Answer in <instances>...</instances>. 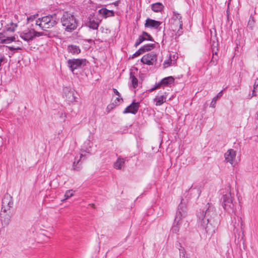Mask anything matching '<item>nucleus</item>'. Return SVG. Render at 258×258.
Wrapping results in <instances>:
<instances>
[{"label": "nucleus", "mask_w": 258, "mask_h": 258, "mask_svg": "<svg viewBox=\"0 0 258 258\" xmlns=\"http://www.w3.org/2000/svg\"><path fill=\"white\" fill-rule=\"evenodd\" d=\"M207 205L206 210H203L197 214L198 223L208 234L212 235L218 225V222L215 219L217 215L215 208L209 203Z\"/></svg>", "instance_id": "1"}, {"label": "nucleus", "mask_w": 258, "mask_h": 258, "mask_svg": "<svg viewBox=\"0 0 258 258\" xmlns=\"http://www.w3.org/2000/svg\"><path fill=\"white\" fill-rule=\"evenodd\" d=\"M186 216V208L185 204L182 202L179 205L176 213L173 226L171 231L174 233H177L181 227L183 226L184 228L188 225L187 221L185 220Z\"/></svg>", "instance_id": "2"}, {"label": "nucleus", "mask_w": 258, "mask_h": 258, "mask_svg": "<svg viewBox=\"0 0 258 258\" xmlns=\"http://www.w3.org/2000/svg\"><path fill=\"white\" fill-rule=\"evenodd\" d=\"M60 22L62 26L65 27V30L71 32L77 27V23L74 15L66 11L60 18Z\"/></svg>", "instance_id": "3"}, {"label": "nucleus", "mask_w": 258, "mask_h": 258, "mask_svg": "<svg viewBox=\"0 0 258 258\" xmlns=\"http://www.w3.org/2000/svg\"><path fill=\"white\" fill-rule=\"evenodd\" d=\"M220 201L222 207L225 211L229 213H235V204L233 202L229 186L227 187L225 193L223 192V196Z\"/></svg>", "instance_id": "4"}, {"label": "nucleus", "mask_w": 258, "mask_h": 258, "mask_svg": "<svg viewBox=\"0 0 258 258\" xmlns=\"http://www.w3.org/2000/svg\"><path fill=\"white\" fill-rule=\"evenodd\" d=\"M220 201L222 207L225 211L229 213H235V204L233 202L229 186L227 187L225 193L223 192V196Z\"/></svg>", "instance_id": "5"}, {"label": "nucleus", "mask_w": 258, "mask_h": 258, "mask_svg": "<svg viewBox=\"0 0 258 258\" xmlns=\"http://www.w3.org/2000/svg\"><path fill=\"white\" fill-rule=\"evenodd\" d=\"M57 19L55 14L48 15L38 18L35 24L38 26L42 30L46 31L47 29L51 28L56 25Z\"/></svg>", "instance_id": "6"}, {"label": "nucleus", "mask_w": 258, "mask_h": 258, "mask_svg": "<svg viewBox=\"0 0 258 258\" xmlns=\"http://www.w3.org/2000/svg\"><path fill=\"white\" fill-rule=\"evenodd\" d=\"M68 66L72 72L75 74V71L82 68L86 64V60L85 59H70L67 61Z\"/></svg>", "instance_id": "7"}, {"label": "nucleus", "mask_w": 258, "mask_h": 258, "mask_svg": "<svg viewBox=\"0 0 258 258\" xmlns=\"http://www.w3.org/2000/svg\"><path fill=\"white\" fill-rule=\"evenodd\" d=\"M101 20L96 16L90 15L85 21V25L90 29L97 30Z\"/></svg>", "instance_id": "8"}, {"label": "nucleus", "mask_w": 258, "mask_h": 258, "mask_svg": "<svg viewBox=\"0 0 258 258\" xmlns=\"http://www.w3.org/2000/svg\"><path fill=\"white\" fill-rule=\"evenodd\" d=\"M13 206L12 197L9 194H6L2 200V210L4 212L9 210Z\"/></svg>", "instance_id": "9"}, {"label": "nucleus", "mask_w": 258, "mask_h": 258, "mask_svg": "<svg viewBox=\"0 0 258 258\" xmlns=\"http://www.w3.org/2000/svg\"><path fill=\"white\" fill-rule=\"evenodd\" d=\"M63 97L66 98L69 102H73L76 101V97L74 90H72L69 87H64L63 88Z\"/></svg>", "instance_id": "10"}, {"label": "nucleus", "mask_w": 258, "mask_h": 258, "mask_svg": "<svg viewBox=\"0 0 258 258\" xmlns=\"http://www.w3.org/2000/svg\"><path fill=\"white\" fill-rule=\"evenodd\" d=\"M146 40H149L152 42H154V40L153 39L152 37L148 34L147 32L143 31L142 33V34L139 36V38L137 39L136 43L134 46L137 47L140 44H141L143 41Z\"/></svg>", "instance_id": "11"}, {"label": "nucleus", "mask_w": 258, "mask_h": 258, "mask_svg": "<svg viewBox=\"0 0 258 258\" xmlns=\"http://www.w3.org/2000/svg\"><path fill=\"white\" fill-rule=\"evenodd\" d=\"M141 61L148 65H152L156 60V55L153 53H148L141 58Z\"/></svg>", "instance_id": "12"}, {"label": "nucleus", "mask_w": 258, "mask_h": 258, "mask_svg": "<svg viewBox=\"0 0 258 258\" xmlns=\"http://www.w3.org/2000/svg\"><path fill=\"white\" fill-rule=\"evenodd\" d=\"M7 31L5 30L0 33V43L9 44L13 41H15L16 38L15 36H8Z\"/></svg>", "instance_id": "13"}, {"label": "nucleus", "mask_w": 258, "mask_h": 258, "mask_svg": "<svg viewBox=\"0 0 258 258\" xmlns=\"http://www.w3.org/2000/svg\"><path fill=\"white\" fill-rule=\"evenodd\" d=\"M139 107L140 104L139 102L133 101L129 106L125 108L123 113L124 114L132 113L135 114L138 112Z\"/></svg>", "instance_id": "14"}, {"label": "nucleus", "mask_w": 258, "mask_h": 258, "mask_svg": "<svg viewBox=\"0 0 258 258\" xmlns=\"http://www.w3.org/2000/svg\"><path fill=\"white\" fill-rule=\"evenodd\" d=\"M236 155V152L233 149H229L224 154L225 161L233 165Z\"/></svg>", "instance_id": "15"}, {"label": "nucleus", "mask_w": 258, "mask_h": 258, "mask_svg": "<svg viewBox=\"0 0 258 258\" xmlns=\"http://www.w3.org/2000/svg\"><path fill=\"white\" fill-rule=\"evenodd\" d=\"M20 37L26 41L32 40L35 37L34 35V29L25 31L20 33Z\"/></svg>", "instance_id": "16"}, {"label": "nucleus", "mask_w": 258, "mask_h": 258, "mask_svg": "<svg viewBox=\"0 0 258 258\" xmlns=\"http://www.w3.org/2000/svg\"><path fill=\"white\" fill-rule=\"evenodd\" d=\"M161 24V22L158 21H156L150 18H147L146 20L145 27L154 29H158Z\"/></svg>", "instance_id": "17"}, {"label": "nucleus", "mask_w": 258, "mask_h": 258, "mask_svg": "<svg viewBox=\"0 0 258 258\" xmlns=\"http://www.w3.org/2000/svg\"><path fill=\"white\" fill-rule=\"evenodd\" d=\"M171 28L173 31L177 32L178 35H180V30L182 28V21H179L178 20L171 21Z\"/></svg>", "instance_id": "18"}, {"label": "nucleus", "mask_w": 258, "mask_h": 258, "mask_svg": "<svg viewBox=\"0 0 258 258\" xmlns=\"http://www.w3.org/2000/svg\"><path fill=\"white\" fill-rule=\"evenodd\" d=\"M98 13L105 18L114 16V12L113 11L109 10L106 8H102L100 9L98 11Z\"/></svg>", "instance_id": "19"}, {"label": "nucleus", "mask_w": 258, "mask_h": 258, "mask_svg": "<svg viewBox=\"0 0 258 258\" xmlns=\"http://www.w3.org/2000/svg\"><path fill=\"white\" fill-rule=\"evenodd\" d=\"M124 162L125 159L121 157H119L114 163L113 167L117 170L122 169L124 167Z\"/></svg>", "instance_id": "20"}, {"label": "nucleus", "mask_w": 258, "mask_h": 258, "mask_svg": "<svg viewBox=\"0 0 258 258\" xmlns=\"http://www.w3.org/2000/svg\"><path fill=\"white\" fill-rule=\"evenodd\" d=\"M164 94V95L161 96H157L154 99V102H156L155 105L156 106H161L166 102L167 99V95L166 94V93Z\"/></svg>", "instance_id": "21"}, {"label": "nucleus", "mask_w": 258, "mask_h": 258, "mask_svg": "<svg viewBox=\"0 0 258 258\" xmlns=\"http://www.w3.org/2000/svg\"><path fill=\"white\" fill-rule=\"evenodd\" d=\"M68 52L73 55L78 54L81 52V49L78 46L75 45H69L68 46Z\"/></svg>", "instance_id": "22"}, {"label": "nucleus", "mask_w": 258, "mask_h": 258, "mask_svg": "<svg viewBox=\"0 0 258 258\" xmlns=\"http://www.w3.org/2000/svg\"><path fill=\"white\" fill-rule=\"evenodd\" d=\"M164 7L161 3H156L151 5V9L156 13L161 12L164 9Z\"/></svg>", "instance_id": "23"}, {"label": "nucleus", "mask_w": 258, "mask_h": 258, "mask_svg": "<svg viewBox=\"0 0 258 258\" xmlns=\"http://www.w3.org/2000/svg\"><path fill=\"white\" fill-rule=\"evenodd\" d=\"M174 79L170 76L163 78L161 80L162 86H167L174 82Z\"/></svg>", "instance_id": "24"}, {"label": "nucleus", "mask_w": 258, "mask_h": 258, "mask_svg": "<svg viewBox=\"0 0 258 258\" xmlns=\"http://www.w3.org/2000/svg\"><path fill=\"white\" fill-rule=\"evenodd\" d=\"M213 55L211 61L209 63V66H216L218 60V56L217 52H212Z\"/></svg>", "instance_id": "25"}, {"label": "nucleus", "mask_w": 258, "mask_h": 258, "mask_svg": "<svg viewBox=\"0 0 258 258\" xmlns=\"http://www.w3.org/2000/svg\"><path fill=\"white\" fill-rule=\"evenodd\" d=\"M17 27V24L16 23H14L13 22L10 23L9 24H7L6 26L5 30L8 32H13L15 31L16 28Z\"/></svg>", "instance_id": "26"}, {"label": "nucleus", "mask_w": 258, "mask_h": 258, "mask_svg": "<svg viewBox=\"0 0 258 258\" xmlns=\"http://www.w3.org/2000/svg\"><path fill=\"white\" fill-rule=\"evenodd\" d=\"M222 95H223L222 91H221L219 93H218V94L213 98V99L211 102V104H210V107L215 108V106H216V101H217V100L219 98H220L222 97Z\"/></svg>", "instance_id": "27"}, {"label": "nucleus", "mask_w": 258, "mask_h": 258, "mask_svg": "<svg viewBox=\"0 0 258 258\" xmlns=\"http://www.w3.org/2000/svg\"><path fill=\"white\" fill-rule=\"evenodd\" d=\"M130 80L131 81L133 88H137L138 85V80L137 78L133 75L132 72L130 73Z\"/></svg>", "instance_id": "28"}, {"label": "nucleus", "mask_w": 258, "mask_h": 258, "mask_svg": "<svg viewBox=\"0 0 258 258\" xmlns=\"http://www.w3.org/2000/svg\"><path fill=\"white\" fill-rule=\"evenodd\" d=\"M84 155L83 153H81L79 159H77V157H75V161L73 164V167L72 169L74 170H79L80 168L77 166V165L79 163L80 160L82 159Z\"/></svg>", "instance_id": "29"}, {"label": "nucleus", "mask_w": 258, "mask_h": 258, "mask_svg": "<svg viewBox=\"0 0 258 258\" xmlns=\"http://www.w3.org/2000/svg\"><path fill=\"white\" fill-rule=\"evenodd\" d=\"M154 48V44H148L144 45L142 47H141L143 53L146 51H150L153 49Z\"/></svg>", "instance_id": "30"}, {"label": "nucleus", "mask_w": 258, "mask_h": 258, "mask_svg": "<svg viewBox=\"0 0 258 258\" xmlns=\"http://www.w3.org/2000/svg\"><path fill=\"white\" fill-rule=\"evenodd\" d=\"M74 191L72 189L68 190L66 191L65 194H64V199L63 200H61V202H64V201L69 199L71 197H73L74 195Z\"/></svg>", "instance_id": "31"}, {"label": "nucleus", "mask_w": 258, "mask_h": 258, "mask_svg": "<svg viewBox=\"0 0 258 258\" xmlns=\"http://www.w3.org/2000/svg\"><path fill=\"white\" fill-rule=\"evenodd\" d=\"M174 60H172L171 58V55L169 57V58L164 61L163 62V68H167L168 67H169L170 65H171L172 63L174 64Z\"/></svg>", "instance_id": "32"}, {"label": "nucleus", "mask_w": 258, "mask_h": 258, "mask_svg": "<svg viewBox=\"0 0 258 258\" xmlns=\"http://www.w3.org/2000/svg\"><path fill=\"white\" fill-rule=\"evenodd\" d=\"M179 246L180 248H179V253H180V257L181 258H188L187 256L186 255V252L185 250L181 245L180 243H179Z\"/></svg>", "instance_id": "33"}, {"label": "nucleus", "mask_w": 258, "mask_h": 258, "mask_svg": "<svg viewBox=\"0 0 258 258\" xmlns=\"http://www.w3.org/2000/svg\"><path fill=\"white\" fill-rule=\"evenodd\" d=\"M182 17L180 14H178L176 12H173L172 21L178 20L179 21H182Z\"/></svg>", "instance_id": "34"}, {"label": "nucleus", "mask_w": 258, "mask_h": 258, "mask_svg": "<svg viewBox=\"0 0 258 258\" xmlns=\"http://www.w3.org/2000/svg\"><path fill=\"white\" fill-rule=\"evenodd\" d=\"M255 24V20L253 17L250 16L248 22L247 27L251 30H252Z\"/></svg>", "instance_id": "35"}, {"label": "nucleus", "mask_w": 258, "mask_h": 258, "mask_svg": "<svg viewBox=\"0 0 258 258\" xmlns=\"http://www.w3.org/2000/svg\"><path fill=\"white\" fill-rule=\"evenodd\" d=\"M211 41H212L211 47H212V52H218V42L217 41H215L214 40H212V39H211Z\"/></svg>", "instance_id": "36"}, {"label": "nucleus", "mask_w": 258, "mask_h": 258, "mask_svg": "<svg viewBox=\"0 0 258 258\" xmlns=\"http://www.w3.org/2000/svg\"><path fill=\"white\" fill-rule=\"evenodd\" d=\"M122 101V98L120 97V96H118L116 98V99L114 100V103H113V105H115V106L118 105L120 102Z\"/></svg>", "instance_id": "37"}, {"label": "nucleus", "mask_w": 258, "mask_h": 258, "mask_svg": "<svg viewBox=\"0 0 258 258\" xmlns=\"http://www.w3.org/2000/svg\"><path fill=\"white\" fill-rule=\"evenodd\" d=\"M38 16V14H35L31 15L27 18V22L30 23V22L33 21Z\"/></svg>", "instance_id": "38"}, {"label": "nucleus", "mask_w": 258, "mask_h": 258, "mask_svg": "<svg viewBox=\"0 0 258 258\" xmlns=\"http://www.w3.org/2000/svg\"><path fill=\"white\" fill-rule=\"evenodd\" d=\"M161 86H162V84H161V81L158 82V83H156L155 86H154V87L151 89L150 91V92H152L154 90H155V89H159V88H160Z\"/></svg>", "instance_id": "39"}, {"label": "nucleus", "mask_w": 258, "mask_h": 258, "mask_svg": "<svg viewBox=\"0 0 258 258\" xmlns=\"http://www.w3.org/2000/svg\"><path fill=\"white\" fill-rule=\"evenodd\" d=\"M58 114H59V117L61 119V120L63 121H65L66 118L67 117L66 114L64 113H63L62 112H59Z\"/></svg>", "instance_id": "40"}, {"label": "nucleus", "mask_w": 258, "mask_h": 258, "mask_svg": "<svg viewBox=\"0 0 258 258\" xmlns=\"http://www.w3.org/2000/svg\"><path fill=\"white\" fill-rule=\"evenodd\" d=\"M7 47L8 48V49L11 51L15 50H21L22 48L19 46L17 47L14 46H7Z\"/></svg>", "instance_id": "41"}, {"label": "nucleus", "mask_w": 258, "mask_h": 258, "mask_svg": "<svg viewBox=\"0 0 258 258\" xmlns=\"http://www.w3.org/2000/svg\"><path fill=\"white\" fill-rule=\"evenodd\" d=\"M143 53V51L140 48L137 51H136L133 55L134 57H137Z\"/></svg>", "instance_id": "42"}, {"label": "nucleus", "mask_w": 258, "mask_h": 258, "mask_svg": "<svg viewBox=\"0 0 258 258\" xmlns=\"http://www.w3.org/2000/svg\"><path fill=\"white\" fill-rule=\"evenodd\" d=\"M34 35H35V37L45 35L44 33L43 32H36L34 30Z\"/></svg>", "instance_id": "43"}, {"label": "nucleus", "mask_w": 258, "mask_h": 258, "mask_svg": "<svg viewBox=\"0 0 258 258\" xmlns=\"http://www.w3.org/2000/svg\"><path fill=\"white\" fill-rule=\"evenodd\" d=\"M5 56L4 55L0 53V67L2 66L3 62L5 61Z\"/></svg>", "instance_id": "44"}, {"label": "nucleus", "mask_w": 258, "mask_h": 258, "mask_svg": "<svg viewBox=\"0 0 258 258\" xmlns=\"http://www.w3.org/2000/svg\"><path fill=\"white\" fill-rule=\"evenodd\" d=\"M257 86H258V79H256L255 80V82H254V85H253V90L252 91L253 95H255V94H254V89H255Z\"/></svg>", "instance_id": "45"}, {"label": "nucleus", "mask_w": 258, "mask_h": 258, "mask_svg": "<svg viewBox=\"0 0 258 258\" xmlns=\"http://www.w3.org/2000/svg\"><path fill=\"white\" fill-rule=\"evenodd\" d=\"M88 141H87L85 142L84 144V148H85V151L87 152V153H88Z\"/></svg>", "instance_id": "46"}, {"label": "nucleus", "mask_w": 258, "mask_h": 258, "mask_svg": "<svg viewBox=\"0 0 258 258\" xmlns=\"http://www.w3.org/2000/svg\"><path fill=\"white\" fill-rule=\"evenodd\" d=\"M10 221V218H8L7 219H5L3 220V222L4 223H5L6 225H8L9 222Z\"/></svg>", "instance_id": "47"}, {"label": "nucleus", "mask_w": 258, "mask_h": 258, "mask_svg": "<svg viewBox=\"0 0 258 258\" xmlns=\"http://www.w3.org/2000/svg\"><path fill=\"white\" fill-rule=\"evenodd\" d=\"M113 91L115 95H117L118 96H120V93H119V92L116 89L113 88Z\"/></svg>", "instance_id": "48"}, {"label": "nucleus", "mask_w": 258, "mask_h": 258, "mask_svg": "<svg viewBox=\"0 0 258 258\" xmlns=\"http://www.w3.org/2000/svg\"><path fill=\"white\" fill-rule=\"evenodd\" d=\"M87 41L90 43L93 42V40H92V39H88Z\"/></svg>", "instance_id": "49"}, {"label": "nucleus", "mask_w": 258, "mask_h": 258, "mask_svg": "<svg viewBox=\"0 0 258 258\" xmlns=\"http://www.w3.org/2000/svg\"><path fill=\"white\" fill-rule=\"evenodd\" d=\"M114 5L117 6L118 4V1H116L114 3Z\"/></svg>", "instance_id": "50"}, {"label": "nucleus", "mask_w": 258, "mask_h": 258, "mask_svg": "<svg viewBox=\"0 0 258 258\" xmlns=\"http://www.w3.org/2000/svg\"><path fill=\"white\" fill-rule=\"evenodd\" d=\"M21 43V41H17V44H18V45H20Z\"/></svg>", "instance_id": "51"}]
</instances>
